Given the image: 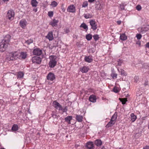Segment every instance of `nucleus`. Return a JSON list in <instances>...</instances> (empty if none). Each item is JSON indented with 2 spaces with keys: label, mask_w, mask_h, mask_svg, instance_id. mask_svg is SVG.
I'll return each instance as SVG.
<instances>
[{
  "label": "nucleus",
  "mask_w": 149,
  "mask_h": 149,
  "mask_svg": "<svg viewBox=\"0 0 149 149\" xmlns=\"http://www.w3.org/2000/svg\"><path fill=\"white\" fill-rule=\"evenodd\" d=\"M67 11L69 12L74 13L75 11V7L73 5H70L68 7Z\"/></svg>",
  "instance_id": "nucleus-18"
},
{
  "label": "nucleus",
  "mask_w": 149,
  "mask_h": 149,
  "mask_svg": "<svg viewBox=\"0 0 149 149\" xmlns=\"http://www.w3.org/2000/svg\"><path fill=\"white\" fill-rule=\"evenodd\" d=\"M127 38V36H126L125 33H123L121 34L120 36V39L123 41L126 40Z\"/></svg>",
  "instance_id": "nucleus-26"
},
{
  "label": "nucleus",
  "mask_w": 149,
  "mask_h": 149,
  "mask_svg": "<svg viewBox=\"0 0 149 149\" xmlns=\"http://www.w3.org/2000/svg\"><path fill=\"white\" fill-rule=\"evenodd\" d=\"M50 61L49 63V67L51 68H54L56 65L57 57L56 56L51 55L49 57Z\"/></svg>",
  "instance_id": "nucleus-2"
},
{
  "label": "nucleus",
  "mask_w": 149,
  "mask_h": 149,
  "mask_svg": "<svg viewBox=\"0 0 149 149\" xmlns=\"http://www.w3.org/2000/svg\"><path fill=\"white\" fill-rule=\"evenodd\" d=\"M55 78L54 74L52 73L49 72L47 76V79L49 80L52 81Z\"/></svg>",
  "instance_id": "nucleus-9"
},
{
  "label": "nucleus",
  "mask_w": 149,
  "mask_h": 149,
  "mask_svg": "<svg viewBox=\"0 0 149 149\" xmlns=\"http://www.w3.org/2000/svg\"><path fill=\"white\" fill-rule=\"evenodd\" d=\"M80 27L83 28L86 31L88 29L87 26L84 23H83L81 24L80 25Z\"/></svg>",
  "instance_id": "nucleus-30"
},
{
  "label": "nucleus",
  "mask_w": 149,
  "mask_h": 149,
  "mask_svg": "<svg viewBox=\"0 0 149 149\" xmlns=\"http://www.w3.org/2000/svg\"><path fill=\"white\" fill-rule=\"evenodd\" d=\"M92 16L93 15L91 14L88 13L84 15V17L86 19L91 18Z\"/></svg>",
  "instance_id": "nucleus-31"
},
{
  "label": "nucleus",
  "mask_w": 149,
  "mask_h": 149,
  "mask_svg": "<svg viewBox=\"0 0 149 149\" xmlns=\"http://www.w3.org/2000/svg\"><path fill=\"white\" fill-rule=\"evenodd\" d=\"M102 143L101 140L97 139L95 141V144L97 146H100Z\"/></svg>",
  "instance_id": "nucleus-25"
},
{
  "label": "nucleus",
  "mask_w": 149,
  "mask_h": 149,
  "mask_svg": "<svg viewBox=\"0 0 149 149\" xmlns=\"http://www.w3.org/2000/svg\"><path fill=\"white\" fill-rule=\"evenodd\" d=\"M115 122L114 121L110 120V121L107 123L106 125V127L107 128H109L110 127L112 126L115 123Z\"/></svg>",
  "instance_id": "nucleus-23"
},
{
  "label": "nucleus",
  "mask_w": 149,
  "mask_h": 149,
  "mask_svg": "<svg viewBox=\"0 0 149 149\" xmlns=\"http://www.w3.org/2000/svg\"><path fill=\"white\" fill-rule=\"evenodd\" d=\"M86 147L88 149H94V144L93 142H89L87 143L86 145Z\"/></svg>",
  "instance_id": "nucleus-12"
},
{
  "label": "nucleus",
  "mask_w": 149,
  "mask_h": 149,
  "mask_svg": "<svg viewBox=\"0 0 149 149\" xmlns=\"http://www.w3.org/2000/svg\"><path fill=\"white\" fill-rule=\"evenodd\" d=\"M84 60L86 62L91 63L93 61V59L91 56H86L84 58Z\"/></svg>",
  "instance_id": "nucleus-21"
},
{
  "label": "nucleus",
  "mask_w": 149,
  "mask_h": 149,
  "mask_svg": "<svg viewBox=\"0 0 149 149\" xmlns=\"http://www.w3.org/2000/svg\"><path fill=\"white\" fill-rule=\"evenodd\" d=\"M0 149H5L4 148H1Z\"/></svg>",
  "instance_id": "nucleus-60"
},
{
  "label": "nucleus",
  "mask_w": 149,
  "mask_h": 149,
  "mask_svg": "<svg viewBox=\"0 0 149 149\" xmlns=\"http://www.w3.org/2000/svg\"><path fill=\"white\" fill-rule=\"evenodd\" d=\"M131 120L132 122H134L136 118V116L134 113H132L131 115Z\"/></svg>",
  "instance_id": "nucleus-32"
},
{
  "label": "nucleus",
  "mask_w": 149,
  "mask_h": 149,
  "mask_svg": "<svg viewBox=\"0 0 149 149\" xmlns=\"http://www.w3.org/2000/svg\"><path fill=\"white\" fill-rule=\"evenodd\" d=\"M27 56V54L26 52H22L20 54H19V58L20 59L21 58L24 59L26 58Z\"/></svg>",
  "instance_id": "nucleus-15"
},
{
  "label": "nucleus",
  "mask_w": 149,
  "mask_h": 149,
  "mask_svg": "<svg viewBox=\"0 0 149 149\" xmlns=\"http://www.w3.org/2000/svg\"><path fill=\"white\" fill-rule=\"evenodd\" d=\"M19 58V53L17 52H15L9 53L8 55L7 58L9 61H13L17 60Z\"/></svg>",
  "instance_id": "nucleus-1"
},
{
  "label": "nucleus",
  "mask_w": 149,
  "mask_h": 149,
  "mask_svg": "<svg viewBox=\"0 0 149 149\" xmlns=\"http://www.w3.org/2000/svg\"><path fill=\"white\" fill-rule=\"evenodd\" d=\"M24 73L21 72H19L17 74V77L19 78H22L24 76Z\"/></svg>",
  "instance_id": "nucleus-35"
},
{
  "label": "nucleus",
  "mask_w": 149,
  "mask_h": 149,
  "mask_svg": "<svg viewBox=\"0 0 149 149\" xmlns=\"http://www.w3.org/2000/svg\"><path fill=\"white\" fill-rule=\"evenodd\" d=\"M136 44L137 45H138L140 46L141 45V42L139 40H138L136 42Z\"/></svg>",
  "instance_id": "nucleus-52"
},
{
  "label": "nucleus",
  "mask_w": 149,
  "mask_h": 149,
  "mask_svg": "<svg viewBox=\"0 0 149 149\" xmlns=\"http://www.w3.org/2000/svg\"><path fill=\"white\" fill-rule=\"evenodd\" d=\"M52 117L54 118H57L58 117L57 115L55 114H52Z\"/></svg>",
  "instance_id": "nucleus-50"
},
{
  "label": "nucleus",
  "mask_w": 149,
  "mask_h": 149,
  "mask_svg": "<svg viewBox=\"0 0 149 149\" xmlns=\"http://www.w3.org/2000/svg\"><path fill=\"white\" fill-rule=\"evenodd\" d=\"M27 22L25 19H22L19 22V25L22 28H24L26 25Z\"/></svg>",
  "instance_id": "nucleus-14"
},
{
  "label": "nucleus",
  "mask_w": 149,
  "mask_h": 149,
  "mask_svg": "<svg viewBox=\"0 0 149 149\" xmlns=\"http://www.w3.org/2000/svg\"><path fill=\"white\" fill-rule=\"evenodd\" d=\"M117 113L116 112H115L112 116L111 120L114 121V122H116V120L117 118Z\"/></svg>",
  "instance_id": "nucleus-28"
},
{
  "label": "nucleus",
  "mask_w": 149,
  "mask_h": 149,
  "mask_svg": "<svg viewBox=\"0 0 149 149\" xmlns=\"http://www.w3.org/2000/svg\"><path fill=\"white\" fill-rule=\"evenodd\" d=\"M143 149H149V146H146L145 147H144L143 148Z\"/></svg>",
  "instance_id": "nucleus-53"
},
{
  "label": "nucleus",
  "mask_w": 149,
  "mask_h": 149,
  "mask_svg": "<svg viewBox=\"0 0 149 149\" xmlns=\"http://www.w3.org/2000/svg\"><path fill=\"white\" fill-rule=\"evenodd\" d=\"M95 0H88V1L90 3H93V2Z\"/></svg>",
  "instance_id": "nucleus-56"
},
{
  "label": "nucleus",
  "mask_w": 149,
  "mask_h": 149,
  "mask_svg": "<svg viewBox=\"0 0 149 149\" xmlns=\"http://www.w3.org/2000/svg\"><path fill=\"white\" fill-rule=\"evenodd\" d=\"M32 61L33 63L40 64L41 62V59L40 57L34 56L32 57Z\"/></svg>",
  "instance_id": "nucleus-7"
},
{
  "label": "nucleus",
  "mask_w": 149,
  "mask_h": 149,
  "mask_svg": "<svg viewBox=\"0 0 149 149\" xmlns=\"http://www.w3.org/2000/svg\"><path fill=\"white\" fill-rule=\"evenodd\" d=\"M3 1L4 2L8 1H9V0H3Z\"/></svg>",
  "instance_id": "nucleus-58"
},
{
  "label": "nucleus",
  "mask_w": 149,
  "mask_h": 149,
  "mask_svg": "<svg viewBox=\"0 0 149 149\" xmlns=\"http://www.w3.org/2000/svg\"><path fill=\"white\" fill-rule=\"evenodd\" d=\"M86 38L88 40H90L92 38V35L91 34H89L86 36Z\"/></svg>",
  "instance_id": "nucleus-34"
},
{
  "label": "nucleus",
  "mask_w": 149,
  "mask_h": 149,
  "mask_svg": "<svg viewBox=\"0 0 149 149\" xmlns=\"http://www.w3.org/2000/svg\"><path fill=\"white\" fill-rule=\"evenodd\" d=\"M120 74L123 76H126L127 75L123 69H121Z\"/></svg>",
  "instance_id": "nucleus-38"
},
{
  "label": "nucleus",
  "mask_w": 149,
  "mask_h": 149,
  "mask_svg": "<svg viewBox=\"0 0 149 149\" xmlns=\"http://www.w3.org/2000/svg\"><path fill=\"white\" fill-rule=\"evenodd\" d=\"M117 74H116L113 73H111V77L113 78L114 79V78H116L117 76Z\"/></svg>",
  "instance_id": "nucleus-44"
},
{
  "label": "nucleus",
  "mask_w": 149,
  "mask_h": 149,
  "mask_svg": "<svg viewBox=\"0 0 149 149\" xmlns=\"http://www.w3.org/2000/svg\"><path fill=\"white\" fill-rule=\"evenodd\" d=\"M33 10L35 12H36L37 11V8H34L33 9Z\"/></svg>",
  "instance_id": "nucleus-57"
},
{
  "label": "nucleus",
  "mask_w": 149,
  "mask_h": 149,
  "mask_svg": "<svg viewBox=\"0 0 149 149\" xmlns=\"http://www.w3.org/2000/svg\"><path fill=\"white\" fill-rule=\"evenodd\" d=\"M15 15L14 11L12 9H10L8 11L7 13V17L9 19L12 20L13 19Z\"/></svg>",
  "instance_id": "nucleus-4"
},
{
  "label": "nucleus",
  "mask_w": 149,
  "mask_h": 149,
  "mask_svg": "<svg viewBox=\"0 0 149 149\" xmlns=\"http://www.w3.org/2000/svg\"><path fill=\"white\" fill-rule=\"evenodd\" d=\"M8 44L7 43L2 42L0 43V51L3 52L5 51L8 47Z\"/></svg>",
  "instance_id": "nucleus-5"
},
{
  "label": "nucleus",
  "mask_w": 149,
  "mask_h": 149,
  "mask_svg": "<svg viewBox=\"0 0 149 149\" xmlns=\"http://www.w3.org/2000/svg\"><path fill=\"white\" fill-rule=\"evenodd\" d=\"M31 5L33 7H36L38 4V2L36 0H31Z\"/></svg>",
  "instance_id": "nucleus-24"
},
{
  "label": "nucleus",
  "mask_w": 149,
  "mask_h": 149,
  "mask_svg": "<svg viewBox=\"0 0 149 149\" xmlns=\"http://www.w3.org/2000/svg\"><path fill=\"white\" fill-rule=\"evenodd\" d=\"M135 81L136 82H137L138 81L139 77H134Z\"/></svg>",
  "instance_id": "nucleus-51"
},
{
  "label": "nucleus",
  "mask_w": 149,
  "mask_h": 149,
  "mask_svg": "<svg viewBox=\"0 0 149 149\" xmlns=\"http://www.w3.org/2000/svg\"><path fill=\"white\" fill-rule=\"evenodd\" d=\"M88 5V3L87 1H85L83 2L82 5V7L84 8L87 7Z\"/></svg>",
  "instance_id": "nucleus-41"
},
{
  "label": "nucleus",
  "mask_w": 149,
  "mask_h": 149,
  "mask_svg": "<svg viewBox=\"0 0 149 149\" xmlns=\"http://www.w3.org/2000/svg\"><path fill=\"white\" fill-rule=\"evenodd\" d=\"M113 90L114 92L116 93H118L119 92V91L118 88L116 87H114L113 88Z\"/></svg>",
  "instance_id": "nucleus-42"
},
{
  "label": "nucleus",
  "mask_w": 149,
  "mask_h": 149,
  "mask_svg": "<svg viewBox=\"0 0 149 149\" xmlns=\"http://www.w3.org/2000/svg\"><path fill=\"white\" fill-rule=\"evenodd\" d=\"M19 129V127L17 125L14 124L13 125L11 130L13 131H16Z\"/></svg>",
  "instance_id": "nucleus-29"
},
{
  "label": "nucleus",
  "mask_w": 149,
  "mask_h": 149,
  "mask_svg": "<svg viewBox=\"0 0 149 149\" xmlns=\"http://www.w3.org/2000/svg\"><path fill=\"white\" fill-rule=\"evenodd\" d=\"M89 23L91 26V28L93 30H95L97 28V25L95 20L93 19L91 20Z\"/></svg>",
  "instance_id": "nucleus-8"
},
{
  "label": "nucleus",
  "mask_w": 149,
  "mask_h": 149,
  "mask_svg": "<svg viewBox=\"0 0 149 149\" xmlns=\"http://www.w3.org/2000/svg\"><path fill=\"white\" fill-rule=\"evenodd\" d=\"M96 96L93 95H90L89 98V100L92 102H95L96 101Z\"/></svg>",
  "instance_id": "nucleus-16"
},
{
  "label": "nucleus",
  "mask_w": 149,
  "mask_h": 149,
  "mask_svg": "<svg viewBox=\"0 0 149 149\" xmlns=\"http://www.w3.org/2000/svg\"><path fill=\"white\" fill-rule=\"evenodd\" d=\"M136 37L137 38V39L139 40L142 37V36L140 34H136Z\"/></svg>",
  "instance_id": "nucleus-43"
},
{
  "label": "nucleus",
  "mask_w": 149,
  "mask_h": 149,
  "mask_svg": "<svg viewBox=\"0 0 149 149\" xmlns=\"http://www.w3.org/2000/svg\"><path fill=\"white\" fill-rule=\"evenodd\" d=\"M33 42V39H30L28 40L25 41V43L27 44L28 45L30 44L31 43H32Z\"/></svg>",
  "instance_id": "nucleus-36"
},
{
  "label": "nucleus",
  "mask_w": 149,
  "mask_h": 149,
  "mask_svg": "<svg viewBox=\"0 0 149 149\" xmlns=\"http://www.w3.org/2000/svg\"><path fill=\"white\" fill-rule=\"evenodd\" d=\"M141 6L139 5H137L136 7V9L139 11L141 10Z\"/></svg>",
  "instance_id": "nucleus-47"
},
{
  "label": "nucleus",
  "mask_w": 149,
  "mask_h": 149,
  "mask_svg": "<svg viewBox=\"0 0 149 149\" xmlns=\"http://www.w3.org/2000/svg\"><path fill=\"white\" fill-rule=\"evenodd\" d=\"M89 70V68L88 67L83 66L80 68V71L83 73H86Z\"/></svg>",
  "instance_id": "nucleus-20"
},
{
  "label": "nucleus",
  "mask_w": 149,
  "mask_h": 149,
  "mask_svg": "<svg viewBox=\"0 0 149 149\" xmlns=\"http://www.w3.org/2000/svg\"><path fill=\"white\" fill-rule=\"evenodd\" d=\"M58 22V20L54 19L50 22V25L52 26L53 27H56L57 26V23Z\"/></svg>",
  "instance_id": "nucleus-19"
},
{
  "label": "nucleus",
  "mask_w": 149,
  "mask_h": 149,
  "mask_svg": "<svg viewBox=\"0 0 149 149\" xmlns=\"http://www.w3.org/2000/svg\"><path fill=\"white\" fill-rule=\"evenodd\" d=\"M10 36L9 34H7L4 37L3 39L2 42H3L4 43H7L8 45V43L10 41Z\"/></svg>",
  "instance_id": "nucleus-11"
},
{
  "label": "nucleus",
  "mask_w": 149,
  "mask_h": 149,
  "mask_svg": "<svg viewBox=\"0 0 149 149\" xmlns=\"http://www.w3.org/2000/svg\"><path fill=\"white\" fill-rule=\"evenodd\" d=\"M149 29V25L143 26L138 29V30L140 33L145 34Z\"/></svg>",
  "instance_id": "nucleus-3"
},
{
  "label": "nucleus",
  "mask_w": 149,
  "mask_h": 149,
  "mask_svg": "<svg viewBox=\"0 0 149 149\" xmlns=\"http://www.w3.org/2000/svg\"><path fill=\"white\" fill-rule=\"evenodd\" d=\"M121 22L120 21H119V20L117 21V23L119 25L120 24H121Z\"/></svg>",
  "instance_id": "nucleus-55"
},
{
  "label": "nucleus",
  "mask_w": 149,
  "mask_h": 149,
  "mask_svg": "<svg viewBox=\"0 0 149 149\" xmlns=\"http://www.w3.org/2000/svg\"><path fill=\"white\" fill-rule=\"evenodd\" d=\"M148 85V84L146 82L145 83V84H144V85L146 86L147 85Z\"/></svg>",
  "instance_id": "nucleus-59"
},
{
  "label": "nucleus",
  "mask_w": 149,
  "mask_h": 149,
  "mask_svg": "<svg viewBox=\"0 0 149 149\" xmlns=\"http://www.w3.org/2000/svg\"><path fill=\"white\" fill-rule=\"evenodd\" d=\"M58 5L57 3L55 1H54L52 2L51 5L52 7H55L57 6Z\"/></svg>",
  "instance_id": "nucleus-37"
},
{
  "label": "nucleus",
  "mask_w": 149,
  "mask_h": 149,
  "mask_svg": "<svg viewBox=\"0 0 149 149\" xmlns=\"http://www.w3.org/2000/svg\"><path fill=\"white\" fill-rule=\"evenodd\" d=\"M95 8L97 10H100L101 9V4H97L95 6Z\"/></svg>",
  "instance_id": "nucleus-39"
},
{
  "label": "nucleus",
  "mask_w": 149,
  "mask_h": 149,
  "mask_svg": "<svg viewBox=\"0 0 149 149\" xmlns=\"http://www.w3.org/2000/svg\"><path fill=\"white\" fill-rule=\"evenodd\" d=\"M146 47L149 48V42L147 43L146 45Z\"/></svg>",
  "instance_id": "nucleus-54"
},
{
  "label": "nucleus",
  "mask_w": 149,
  "mask_h": 149,
  "mask_svg": "<svg viewBox=\"0 0 149 149\" xmlns=\"http://www.w3.org/2000/svg\"><path fill=\"white\" fill-rule=\"evenodd\" d=\"M118 63L117 65L118 66H121V65L122 63V61L120 60V59H119L118 61Z\"/></svg>",
  "instance_id": "nucleus-46"
},
{
  "label": "nucleus",
  "mask_w": 149,
  "mask_h": 149,
  "mask_svg": "<svg viewBox=\"0 0 149 149\" xmlns=\"http://www.w3.org/2000/svg\"><path fill=\"white\" fill-rule=\"evenodd\" d=\"M119 100H120V101L122 102L123 104H125L126 102L127 101L126 98H119Z\"/></svg>",
  "instance_id": "nucleus-33"
},
{
  "label": "nucleus",
  "mask_w": 149,
  "mask_h": 149,
  "mask_svg": "<svg viewBox=\"0 0 149 149\" xmlns=\"http://www.w3.org/2000/svg\"><path fill=\"white\" fill-rule=\"evenodd\" d=\"M48 15L50 17H52L53 15V13L52 11H50L48 13Z\"/></svg>",
  "instance_id": "nucleus-45"
},
{
  "label": "nucleus",
  "mask_w": 149,
  "mask_h": 149,
  "mask_svg": "<svg viewBox=\"0 0 149 149\" xmlns=\"http://www.w3.org/2000/svg\"><path fill=\"white\" fill-rule=\"evenodd\" d=\"M61 110L63 112H66L67 110L68 109L66 107H65L63 109L62 107V109Z\"/></svg>",
  "instance_id": "nucleus-48"
},
{
  "label": "nucleus",
  "mask_w": 149,
  "mask_h": 149,
  "mask_svg": "<svg viewBox=\"0 0 149 149\" xmlns=\"http://www.w3.org/2000/svg\"><path fill=\"white\" fill-rule=\"evenodd\" d=\"M127 4L125 2L122 3L120 4V10H125V8Z\"/></svg>",
  "instance_id": "nucleus-27"
},
{
  "label": "nucleus",
  "mask_w": 149,
  "mask_h": 149,
  "mask_svg": "<svg viewBox=\"0 0 149 149\" xmlns=\"http://www.w3.org/2000/svg\"><path fill=\"white\" fill-rule=\"evenodd\" d=\"M53 106L56 109L60 111L62 109V106L60 104L56 101L55 100L53 101L52 103Z\"/></svg>",
  "instance_id": "nucleus-6"
},
{
  "label": "nucleus",
  "mask_w": 149,
  "mask_h": 149,
  "mask_svg": "<svg viewBox=\"0 0 149 149\" xmlns=\"http://www.w3.org/2000/svg\"><path fill=\"white\" fill-rule=\"evenodd\" d=\"M72 116H68L65 118V121L68 123L69 124H70V121L72 119Z\"/></svg>",
  "instance_id": "nucleus-22"
},
{
  "label": "nucleus",
  "mask_w": 149,
  "mask_h": 149,
  "mask_svg": "<svg viewBox=\"0 0 149 149\" xmlns=\"http://www.w3.org/2000/svg\"><path fill=\"white\" fill-rule=\"evenodd\" d=\"M33 53L34 55L39 56L42 54V52L40 48H36L33 50Z\"/></svg>",
  "instance_id": "nucleus-10"
},
{
  "label": "nucleus",
  "mask_w": 149,
  "mask_h": 149,
  "mask_svg": "<svg viewBox=\"0 0 149 149\" xmlns=\"http://www.w3.org/2000/svg\"><path fill=\"white\" fill-rule=\"evenodd\" d=\"M46 38L48 39L49 41L52 40L54 39L53 36V33L52 31L49 32Z\"/></svg>",
  "instance_id": "nucleus-13"
},
{
  "label": "nucleus",
  "mask_w": 149,
  "mask_h": 149,
  "mask_svg": "<svg viewBox=\"0 0 149 149\" xmlns=\"http://www.w3.org/2000/svg\"><path fill=\"white\" fill-rule=\"evenodd\" d=\"M64 30L65 32L66 33H68L70 31L69 30L68 28H66Z\"/></svg>",
  "instance_id": "nucleus-49"
},
{
  "label": "nucleus",
  "mask_w": 149,
  "mask_h": 149,
  "mask_svg": "<svg viewBox=\"0 0 149 149\" xmlns=\"http://www.w3.org/2000/svg\"><path fill=\"white\" fill-rule=\"evenodd\" d=\"M75 118L76 120L79 122L81 123L83 121V117L80 115H76Z\"/></svg>",
  "instance_id": "nucleus-17"
},
{
  "label": "nucleus",
  "mask_w": 149,
  "mask_h": 149,
  "mask_svg": "<svg viewBox=\"0 0 149 149\" xmlns=\"http://www.w3.org/2000/svg\"><path fill=\"white\" fill-rule=\"evenodd\" d=\"M93 38L95 41H97L99 39V35L97 34H96L93 35Z\"/></svg>",
  "instance_id": "nucleus-40"
}]
</instances>
